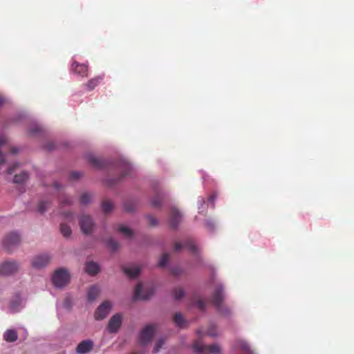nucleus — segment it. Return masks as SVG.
Instances as JSON below:
<instances>
[{"label": "nucleus", "mask_w": 354, "mask_h": 354, "mask_svg": "<svg viewBox=\"0 0 354 354\" xmlns=\"http://www.w3.org/2000/svg\"><path fill=\"white\" fill-rule=\"evenodd\" d=\"M224 299L223 287L222 285H218L212 295V303L216 310L223 315L228 316L231 313L230 309L223 305Z\"/></svg>", "instance_id": "nucleus-1"}, {"label": "nucleus", "mask_w": 354, "mask_h": 354, "mask_svg": "<svg viewBox=\"0 0 354 354\" xmlns=\"http://www.w3.org/2000/svg\"><path fill=\"white\" fill-rule=\"evenodd\" d=\"M194 351L198 354H204L208 353L209 354H220L221 348L217 344H212L210 346L203 345L199 340L196 341L193 344Z\"/></svg>", "instance_id": "nucleus-2"}, {"label": "nucleus", "mask_w": 354, "mask_h": 354, "mask_svg": "<svg viewBox=\"0 0 354 354\" xmlns=\"http://www.w3.org/2000/svg\"><path fill=\"white\" fill-rule=\"evenodd\" d=\"M70 279L67 270L60 268L57 270L53 276V282L56 287L62 288L68 283Z\"/></svg>", "instance_id": "nucleus-3"}, {"label": "nucleus", "mask_w": 354, "mask_h": 354, "mask_svg": "<svg viewBox=\"0 0 354 354\" xmlns=\"http://www.w3.org/2000/svg\"><path fill=\"white\" fill-rule=\"evenodd\" d=\"M20 241V236L17 233L10 232L5 236L3 245L6 250L10 252L12 248L19 245Z\"/></svg>", "instance_id": "nucleus-4"}, {"label": "nucleus", "mask_w": 354, "mask_h": 354, "mask_svg": "<svg viewBox=\"0 0 354 354\" xmlns=\"http://www.w3.org/2000/svg\"><path fill=\"white\" fill-rule=\"evenodd\" d=\"M19 263L15 261H8L0 265V275H10L18 271Z\"/></svg>", "instance_id": "nucleus-5"}, {"label": "nucleus", "mask_w": 354, "mask_h": 354, "mask_svg": "<svg viewBox=\"0 0 354 354\" xmlns=\"http://www.w3.org/2000/svg\"><path fill=\"white\" fill-rule=\"evenodd\" d=\"M80 225L82 233L89 234L93 232L95 223L88 215H82L80 218Z\"/></svg>", "instance_id": "nucleus-6"}, {"label": "nucleus", "mask_w": 354, "mask_h": 354, "mask_svg": "<svg viewBox=\"0 0 354 354\" xmlns=\"http://www.w3.org/2000/svg\"><path fill=\"white\" fill-rule=\"evenodd\" d=\"M156 332V328L153 325L146 326L140 332V342L145 345L151 342Z\"/></svg>", "instance_id": "nucleus-7"}, {"label": "nucleus", "mask_w": 354, "mask_h": 354, "mask_svg": "<svg viewBox=\"0 0 354 354\" xmlns=\"http://www.w3.org/2000/svg\"><path fill=\"white\" fill-rule=\"evenodd\" d=\"M50 261V257L47 254H41L35 256L32 260V266L36 269H40L46 266Z\"/></svg>", "instance_id": "nucleus-8"}, {"label": "nucleus", "mask_w": 354, "mask_h": 354, "mask_svg": "<svg viewBox=\"0 0 354 354\" xmlns=\"http://www.w3.org/2000/svg\"><path fill=\"white\" fill-rule=\"evenodd\" d=\"M111 308V304L109 301L103 302L97 308L95 313V318L100 320L104 319L109 313Z\"/></svg>", "instance_id": "nucleus-9"}, {"label": "nucleus", "mask_w": 354, "mask_h": 354, "mask_svg": "<svg viewBox=\"0 0 354 354\" xmlns=\"http://www.w3.org/2000/svg\"><path fill=\"white\" fill-rule=\"evenodd\" d=\"M142 286L141 283H139L136 289L134 292V297L136 299H142V300H147L153 294V288H147L145 290V293H142Z\"/></svg>", "instance_id": "nucleus-10"}, {"label": "nucleus", "mask_w": 354, "mask_h": 354, "mask_svg": "<svg viewBox=\"0 0 354 354\" xmlns=\"http://www.w3.org/2000/svg\"><path fill=\"white\" fill-rule=\"evenodd\" d=\"M94 347V342L91 339H85L80 342L75 351L78 354H86L91 352Z\"/></svg>", "instance_id": "nucleus-11"}, {"label": "nucleus", "mask_w": 354, "mask_h": 354, "mask_svg": "<svg viewBox=\"0 0 354 354\" xmlns=\"http://www.w3.org/2000/svg\"><path fill=\"white\" fill-rule=\"evenodd\" d=\"M122 324V316L120 314H115L111 317L108 323V330L110 333H115L120 328Z\"/></svg>", "instance_id": "nucleus-12"}, {"label": "nucleus", "mask_w": 354, "mask_h": 354, "mask_svg": "<svg viewBox=\"0 0 354 354\" xmlns=\"http://www.w3.org/2000/svg\"><path fill=\"white\" fill-rule=\"evenodd\" d=\"M72 71L74 73L82 77H86L88 76V66L84 64H79L77 62H73L71 65Z\"/></svg>", "instance_id": "nucleus-13"}, {"label": "nucleus", "mask_w": 354, "mask_h": 354, "mask_svg": "<svg viewBox=\"0 0 354 354\" xmlns=\"http://www.w3.org/2000/svg\"><path fill=\"white\" fill-rule=\"evenodd\" d=\"M181 217L182 215L180 212L176 208H173L170 212V227L173 229H176L181 221Z\"/></svg>", "instance_id": "nucleus-14"}, {"label": "nucleus", "mask_w": 354, "mask_h": 354, "mask_svg": "<svg viewBox=\"0 0 354 354\" xmlns=\"http://www.w3.org/2000/svg\"><path fill=\"white\" fill-rule=\"evenodd\" d=\"M88 162L96 169H102L105 167V161L102 159L98 158L93 155H88L87 156Z\"/></svg>", "instance_id": "nucleus-15"}, {"label": "nucleus", "mask_w": 354, "mask_h": 354, "mask_svg": "<svg viewBox=\"0 0 354 354\" xmlns=\"http://www.w3.org/2000/svg\"><path fill=\"white\" fill-rule=\"evenodd\" d=\"M104 75H99L89 80L86 84V86L88 91L93 90L96 86H97L104 80Z\"/></svg>", "instance_id": "nucleus-16"}, {"label": "nucleus", "mask_w": 354, "mask_h": 354, "mask_svg": "<svg viewBox=\"0 0 354 354\" xmlns=\"http://www.w3.org/2000/svg\"><path fill=\"white\" fill-rule=\"evenodd\" d=\"M85 270L91 275H95L100 271V268L97 263L89 261L86 263Z\"/></svg>", "instance_id": "nucleus-17"}, {"label": "nucleus", "mask_w": 354, "mask_h": 354, "mask_svg": "<svg viewBox=\"0 0 354 354\" xmlns=\"http://www.w3.org/2000/svg\"><path fill=\"white\" fill-rule=\"evenodd\" d=\"M122 269L124 272L130 278H135L140 273V268L137 266L124 267Z\"/></svg>", "instance_id": "nucleus-18"}, {"label": "nucleus", "mask_w": 354, "mask_h": 354, "mask_svg": "<svg viewBox=\"0 0 354 354\" xmlns=\"http://www.w3.org/2000/svg\"><path fill=\"white\" fill-rule=\"evenodd\" d=\"M18 339V334L15 330L8 329L3 333V339L7 342H14Z\"/></svg>", "instance_id": "nucleus-19"}, {"label": "nucleus", "mask_w": 354, "mask_h": 354, "mask_svg": "<svg viewBox=\"0 0 354 354\" xmlns=\"http://www.w3.org/2000/svg\"><path fill=\"white\" fill-rule=\"evenodd\" d=\"M100 294V289L96 286H91L87 293L88 299L89 301L95 300Z\"/></svg>", "instance_id": "nucleus-20"}, {"label": "nucleus", "mask_w": 354, "mask_h": 354, "mask_svg": "<svg viewBox=\"0 0 354 354\" xmlns=\"http://www.w3.org/2000/svg\"><path fill=\"white\" fill-rule=\"evenodd\" d=\"M28 178V174L26 171H22L14 176L13 182L15 183L21 184Z\"/></svg>", "instance_id": "nucleus-21"}, {"label": "nucleus", "mask_w": 354, "mask_h": 354, "mask_svg": "<svg viewBox=\"0 0 354 354\" xmlns=\"http://www.w3.org/2000/svg\"><path fill=\"white\" fill-rule=\"evenodd\" d=\"M60 232L66 238L69 237L71 234V229L70 226L63 223L60 224Z\"/></svg>", "instance_id": "nucleus-22"}, {"label": "nucleus", "mask_w": 354, "mask_h": 354, "mask_svg": "<svg viewBox=\"0 0 354 354\" xmlns=\"http://www.w3.org/2000/svg\"><path fill=\"white\" fill-rule=\"evenodd\" d=\"M174 321L175 324L180 328L185 326V319L180 313H176L174 316Z\"/></svg>", "instance_id": "nucleus-23"}, {"label": "nucleus", "mask_w": 354, "mask_h": 354, "mask_svg": "<svg viewBox=\"0 0 354 354\" xmlns=\"http://www.w3.org/2000/svg\"><path fill=\"white\" fill-rule=\"evenodd\" d=\"M102 208L104 213H109L113 209V204L110 201H104L102 203Z\"/></svg>", "instance_id": "nucleus-24"}, {"label": "nucleus", "mask_w": 354, "mask_h": 354, "mask_svg": "<svg viewBox=\"0 0 354 354\" xmlns=\"http://www.w3.org/2000/svg\"><path fill=\"white\" fill-rule=\"evenodd\" d=\"M184 247L187 248L189 250L192 252L193 253L198 252V248L196 245L195 243L192 240H187L185 242Z\"/></svg>", "instance_id": "nucleus-25"}, {"label": "nucleus", "mask_w": 354, "mask_h": 354, "mask_svg": "<svg viewBox=\"0 0 354 354\" xmlns=\"http://www.w3.org/2000/svg\"><path fill=\"white\" fill-rule=\"evenodd\" d=\"M50 207V203L48 201H41L38 205V212L43 214Z\"/></svg>", "instance_id": "nucleus-26"}, {"label": "nucleus", "mask_w": 354, "mask_h": 354, "mask_svg": "<svg viewBox=\"0 0 354 354\" xmlns=\"http://www.w3.org/2000/svg\"><path fill=\"white\" fill-rule=\"evenodd\" d=\"M106 245L113 251L117 250L119 248L118 243L117 241H115V240H113V239H109L106 241Z\"/></svg>", "instance_id": "nucleus-27"}, {"label": "nucleus", "mask_w": 354, "mask_h": 354, "mask_svg": "<svg viewBox=\"0 0 354 354\" xmlns=\"http://www.w3.org/2000/svg\"><path fill=\"white\" fill-rule=\"evenodd\" d=\"M184 295V290L181 288H176L174 290V296L176 300L182 299Z\"/></svg>", "instance_id": "nucleus-28"}, {"label": "nucleus", "mask_w": 354, "mask_h": 354, "mask_svg": "<svg viewBox=\"0 0 354 354\" xmlns=\"http://www.w3.org/2000/svg\"><path fill=\"white\" fill-rule=\"evenodd\" d=\"M162 201V196L160 195L155 196L151 200V205L154 207H158L161 205Z\"/></svg>", "instance_id": "nucleus-29"}, {"label": "nucleus", "mask_w": 354, "mask_h": 354, "mask_svg": "<svg viewBox=\"0 0 354 354\" xmlns=\"http://www.w3.org/2000/svg\"><path fill=\"white\" fill-rule=\"evenodd\" d=\"M165 342V340L164 338H160L158 340V342H156L154 348H153V354H156L159 352L160 349L162 347V346L164 345Z\"/></svg>", "instance_id": "nucleus-30"}, {"label": "nucleus", "mask_w": 354, "mask_h": 354, "mask_svg": "<svg viewBox=\"0 0 354 354\" xmlns=\"http://www.w3.org/2000/svg\"><path fill=\"white\" fill-rule=\"evenodd\" d=\"M165 342V340L164 338H160L158 340V342H156L154 348H153V354H156L159 352L160 349L162 347V346L164 345Z\"/></svg>", "instance_id": "nucleus-31"}, {"label": "nucleus", "mask_w": 354, "mask_h": 354, "mask_svg": "<svg viewBox=\"0 0 354 354\" xmlns=\"http://www.w3.org/2000/svg\"><path fill=\"white\" fill-rule=\"evenodd\" d=\"M118 231L124 234L127 237H130L132 235V231L129 228L124 225H120L118 227Z\"/></svg>", "instance_id": "nucleus-32"}, {"label": "nucleus", "mask_w": 354, "mask_h": 354, "mask_svg": "<svg viewBox=\"0 0 354 354\" xmlns=\"http://www.w3.org/2000/svg\"><path fill=\"white\" fill-rule=\"evenodd\" d=\"M168 261H169V254L167 253L163 254L161 256L160 261L158 262V266L160 268L165 266L166 264L167 263Z\"/></svg>", "instance_id": "nucleus-33"}, {"label": "nucleus", "mask_w": 354, "mask_h": 354, "mask_svg": "<svg viewBox=\"0 0 354 354\" xmlns=\"http://www.w3.org/2000/svg\"><path fill=\"white\" fill-rule=\"evenodd\" d=\"M91 196L88 193H84L80 196V203L82 205H87L91 201Z\"/></svg>", "instance_id": "nucleus-34"}, {"label": "nucleus", "mask_w": 354, "mask_h": 354, "mask_svg": "<svg viewBox=\"0 0 354 354\" xmlns=\"http://www.w3.org/2000/svg\"><path fill=\"white\" fill-rule=\"evenodd\" d=\"M240 348L244 352V354H253L250 350V347L245 342H241L239 344Z\"/></svg>", "instance_id": "nucleus-35"}, {"label": "nucleus", "mask_w": 354, "mask_h": 354, "mask_svg": "<svg viewBox=\"0 0 354 354\" xmlns=\"http://www.w3.org/2000/svg\"><path fill=\"white\" fill-rule=\"evenodd\" d=\"M59 201L62 205H71L72 204L71 199L66 196H60L59 197Z\"/></svg>", "instance_id": "nucleus-36"}, {"label": "nucleus", "mask_w": 354, "mask_h": 354, "mask_svg": "<svg viewBox=\"0 0 354 354\" xmlns=\"http://www.w3.org/2000/svg\"><path fill=\"white\" fill-rule=\"evenodd\" d=\"M147 218L149 224L151 226H155L157 225L158 221L154 216H153L151 215H149V216H147Z\"/></svg>", "instance_id": "nucleus-37"}, {"label": "nucleus", "mask_w": 354, "mask_h": 354, "mask_svg": "<svg viewBox=\"0 0 354 354\" xmlns=\"http://www.w3.org/2000/svg\"><path fill=\"white\" fill-rule=\"evenodd\" d=\"M196 305L200 310H204L205 308V303L202 299H198L196 301Z\"/></svg>", "instance_id": "nucleus-38"}, {"label": "nucleus", "mask_w": 354, "mask_h": 354, "mask_svg": "<svg viewBox=\"0 0 354 354\" xmlns=\"http://www.w3.org/2000/svg\"><path fill=\"white\" fill-rule=\"evenodd\" d=\"M206 335H207L209 336H212V337L216 336L217 333H216L215 328L213 327V328L208 329L207 331L206 332Z\"/></svg>", "instance_id": "nucleus-39"}, {"label": "nucleus", "mask_w": 354, "mask_h": 354, "mask_svg": "<svg viewBox=\"0 0 354 354\" xmlns=\"http://www.w3.org/2000/svg\"><path fill=\"white\" fill-rule=\"evenodd\" d=\"M81 176V174L77 171H73L71 173V177L73 179H77Z\"/></svg>", "instance_id": "nucleus-40"}, {"label": "nucleus", "mask_w": 354, "mask_h": 354, "mask_svg": "<svg viewBox=\"0 0 354 354\" xmlns=\"http://www.w3.org/2000/svg\"><path fill=\"white\" fill-rule=\"evenodd\" d=\"M17 167H18V164H17V163L9 167V168L8 169V173L10 174H12L15 171Z\"/></svg>", "instance_id": "nucleus-41"}, {"label": "nucleus", "mask_w": 354, "mask_h": 354, "mask_svg": "<svg viewBox=\"0 0 354 354\" xmlns=\"http://www.w3.org/2000/svg\"><path fill=\"white\" fill-rule=\"evenodd\" d=\"M130 169H131L130 166H129V165H127V171H124V172L122 174V177H124V176H126L129 175V174H130Z\"/></svg>", "instance_id": "nucleus-42"}, {"label": "nucleus", "mask_w": 354, "mask_h": 354, "mask_svg": "<svg viewBox=\"0 0 354 354\" xmlns=\"http://www.w3.org/2000/svg\"><path fill=\"white\" fill-rule=\"evenodd\" d=\"M183 245L180 243H176L174 248L176 251H179L182 248Z\"/></svg>", "instance_id": "nucleus-43"}, {"label": "nucleus", "mask_w": 354, "mask_h": 354, "mask_svg": "<svg viewBox=\"0 0 354 354\" xmlns=\"http://www.w3.org/2000/svg\"><path fill=\"white\" fill-rule=\"evenodd\" d=\"M124 208H125L127 212H133V209H134L133 207H131L129 206L128 204H125Z\"/></svg>", "instance_id": "nucleus-44"}, {"label": "nucleus", "mask_w": 354, "mask_h": 354, "mask_svg": "<svg viewBox=\"0 0 354 354\" xmlns=\"http://www.w3.org/2000/svg\"><path fill=\"white\" fill-rule=\"evenodd\" d=\"M64 216L66 218H70L71 220H73V214L72 213H70V212H68V213H64Z\"/></svg>", "instance_id": "nucleus-45"}, {"label": "nucleus", "mask_w": 354, "mask_h": 354, "mask_svg": "<svg viewBox=\"0 0 354 354\" xmlns=\"http://www.w3.org/2000/svg\"><path fill=\"white\" fill-rule=\"evenodd\" d=\"M18 151L19 149L17 147H12L10 149V153L13 154L18 153Z\"/></svg>", "instance_id": "nucleus-46"}, {"label": "nucleus", "mask_w": 354, "mask_h": 354, "mask_svg": "<svg viewBox=\"0 0 354 354\" xmlns=\"http://www.w3.org/2000/svg\"><path fill=\"white\" fill-rule=\"evenodd\" d=\"M215 198H216V196H214V195H212L211 196H209V200L211 202L214 203V201Z\"/></svg>", "instance_id": "nucleus-47"}, {"label": "nucleus", "mask_w": 354, "mask_h": 354, "mask_svg": "<svg viewBox=\"0 0 354 354\" xmlns=\"http://www.w3.org/2000/svg\"><path fill=\"white\" fill-rule=\"evenodd\" d=\"M171 272L173 274H178L180 273V272H178V269H173L171 270Z\"/></svg>", "instance_id": "nucleus-48"}, {"label": "nucleus", "mask_w": 354, "mask_h": 354, "mask_svg": "<svg viewBox=\"0 0 354 354\" xmlns=\"http://www.w3.org/2000/svg\"><path fill=\"white\" fill-rule=\"evenodd\" d=\"M206 225L209 228V229H213V225L211 224L210 223L207 222L206 223Z\"/></svg>", "instance_id": "nucleus-49"}, {"label": "nucleus", "mask_w": 354, "mask_h": 354, "mask_svg": "<svg viewBox=\"0 0 354 354\" xmlns=\"http://www.w3.org/2000/svg\"><path fill=\"white\" fill-rule=\"evenodd\" d=\"M37 131H39V129H32L31 130V133L34 134Z\"/></svg>", "instance_id": "nucleus-50"}, {"label": "nucleus", "mask_w": 354, "mask_h": 354, "mask_svg": "<svg viewBox=\"0 0 354 354\" xmlns=\"http://www.w3.org/2000/svg\"><path fill=\"white\" fill-rule=\"evenodd\" d=\"M53 145H51V144H50V145H48V149L49 150L53 149Z\"/></svg>", "instance_id": "nucleus-51"}, {"label": "nucleus", "mask_w": 354, "mask_h": 354, "mask_svg": "<svg viewBox=\"0 0 354 354\" xmlns=\"http://www.w3.org/2000/svg\"><path fill=\"white\" fill-rule=\"evenodd\" d=\"M55 187L56 188H58V186H57V183H55Z\"/></svg>", "instance_id": "nucleus-52"}]
</instances>
